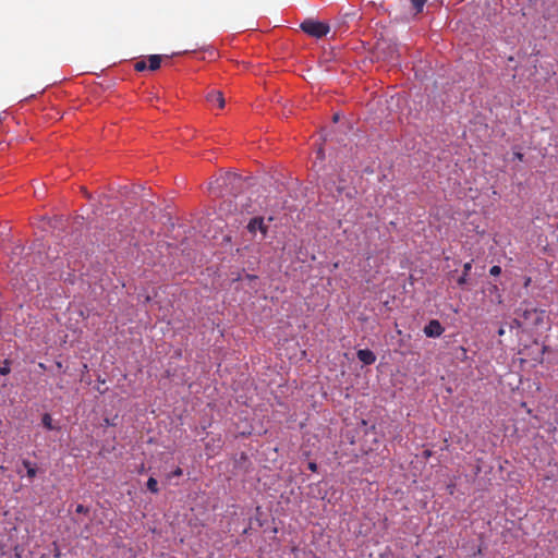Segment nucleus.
<instances>
[{
	"mask_svg": "<svg viewBox=\"0 0 558 558\" xmlns=\"http://www.w3.org/2000/svg\"><path fill=\"white\" fill-rule=\"evenodd\" d=\"M252 178L242 177L241 174L233 172H226L219 175L215 183L219 190L218 195L225 196H238L242 194L252 183Z\"/></svg>",
	"mask_w": 558,
	"mask_h": 558,
	"instance_id": "f257e3e1",
	"label": "nucleus"
},
{
	"mask_svg": "<svg viewBox=\"0 0 558 558\" xmlns=\"http://www.w3.org/2000/svg\"><path fill=\"white\" fill-rule=\"evenodd\" d=\"M515 316L522 318L526 326L541 327L544 324L546 317V311L537 308L530 301H523L519 307L514 310Z\"/></svg>",
	"mask_w": 558,
	"mask_h": 558,
	"instance_id": "f03ea898",
	"label": "nucleus"
},
{
	"mask_svg": "<svg viewBox=\"0 0 558 558\" xmlns=\"http://www.w3.org/2000/svg\"><path fill=\"white\" fill-rule=\"evenodd\" d=\"M301 29L312 37L322 38L329 33L330 27L326 23L307 19L301 23Z\"/></svg>",
	"mask_w": 558,
	"mask_h": 558,
	"instance_id": "7ed1b4c3",
	"label": "nucleus"
},
{
	"mask_svg": "<svg viewBox=\"0 0 558 558\" xmlns=\"http://www.w3.org/2000/svg\"><path fill=\"white\" fill-rule=\"evenodd\" d=\"M246 229L253 235L259 231L263 235V239L267 238L269 225L265 222L264 217L257 216L250 219Z\"/></svg>",
	"mask_w": 558,
	"mask_h": 558,
	"instance_id": "20e7f679",
	"label": "nucleus"
},
{
	"mask_svg": "<svg viewBox=\"0 0 558 558\" xmlns=\"http://www.w3.org/2000/svg\"><path fill=\"white\" fill-rule=\"evenodd\" d=\"M445 331L444 326L438 319H430L423 328L427 338H439Z\"/></svg>",
	"mask_w": 558,
	"mask_h": 558,
	"instance_id": "39448f33",
	"label": "nucleus"
},
{
	"mask_svg": "<svg viewBox=\"0 0 558 558\" xmlns=\"http://www.w3.org/2000/svg\"><path fill=\"white\" fill-rule=\"evenodd\" d=\"M356 356L365 365H372L376 362V355L369 349L357 350Z\"/></svg>",
	"mask_w": 558,
	"mask_h": 558,
	"instance_id": "423d86ee",
	"label": "nucleus"
},
{
	"mask_svg": "<svg viewBox=\"0 0 558 558\" xmlns=\"http://www.w3.org/2000/svg\"><path fill=\"white\" fill-rule=\"evenodd\" d=\"M207 101L211 105H217L219 108L225 107V98L221 92L213 90L207 94Z\"/></svg>",
	"mask_w": 558,
	"mask_h": 558,
	"instance_id": "0eeeda50",
	"label": "nucleus"
},
{
	"mask_svg": "<svg viewBox=\"0 0 558 558\" xmlns=\"http://www.w3.org/2000/svg\"><path fill=\"white\" fill-rule=\"evenodd\" d=\"M472 269V262H468L463 265L462 275L458 278L457 283L459 287L464 288L469 283V274Z\"/></svg>",
	"mask_w": 558,
	"mask_h": 558,
	"instance_id": "6e6552de",
	"label": "nucleus"
},
{
	"mask_svg": "<svg viewBox=\"0 0 558 558\" xmlns=\"http://www.w3.org/2000/svg\"><path fill=\"white\" fill-rule=\"evenodd\" d=\"M22 465L24 466V469L26 470V475L27 477L33 481L36 475H37V466L35 463H33L32 461L27 460V459H23L22 460Z\"/></svg>",
	"mask_w": 558,
	"mask_h": 558,
	"instance_id": "1a4fd4ad",
	"label": "nucleus"
},
{
	"mask_svg": "<svg viewBox=\"0 0 558 558\" xmlns=\"http://www.w3.org/2000/svg\"><path fill=\"white\" fill-rule=\"evenodd\" d=\"M163 56H160V54H150L148 57V69L150 71H156L160 68V64H161V60H162Z\"/></svg>",
	"mask_w": 558,
	"mask_h": 558,
	"instance_id": "9d476101",
	"label": "nucleus"
},
{
	"mask_svg": "<svg viewBox=\"0 0 558 558\" xmlns=\"http://www.w3.org/2000/svg\"><path fill=\"white\" fill-rule=\"evenodd\" d=\"M41 424L43 426L48 430H58L60 429L59 426H56L52 424V417L49 413H45L41 417Z\"/></svg>",
	"mask_w": 558,
	"mask_h": 558,
	"instance_id": "9b49d317",
	"label": "nucleus"
},
{
	"mask_svg": "<svg viewBox=\"0 0 558 558\" xmlns=\"http://www.w3.org/2000/svg\"><path fill=\"white\" fill-rule=\"evenodd\" d=\"M146 487L153 494H157L159 492L158 482H157V480L155 477L150 476L147 480Z\"/></svg>",
	"mask_w": 558,
	"mask_h": 558,
	"instance_id": "f8f14e48",
	"label": "nucleus"
},
{
	"mask_svg": "<svg viewBox=\"0 0 558 558\" xmlns=\"http://www.w3.org/2000/svg\"><path fill=\"white\" fill-rule=\"evenodd\" d=\"M11 372V361L5 359L2 364L0 365V375L7 376Z\"/></svg>",
	"mask_w": 558,
	"mask_h": 558,
	"instance_id": "ddd939ff",
	"label": "nucleus"
},
{
	"mask_svg": "<svg viewBox=\"0 0 558 558\" xmlns=\"http://www.w3.org/2000/svg\"><path fill=\"white\" fill-rule=\"evenodd\" d=\"M427 0H411L416 13H421Z\"/></svg>",
	"mask_w": 558,
	"mask_h": 558,
	"instance_id": "4468645a",
	"label": "nucleus"
},
{
	"mask_svg": "<svg viewBox=\"0 0 558 558\" xmlns=\"http://www.w3.org/2000/svg\"><path fill=\"white\" fill-rule=\"evenodd\" d=\"M356 15L355 12L345 13L339 22V27L345 26L349 19H353Z\"/></svg>",
	"mask_w": 558,
	"mask_h": 558,
	"instance_id": "2eb2a0df",
	"label": "nucleus"
},
{
	"mask_svg": "<svg viewBox=\"0 0 558 558\" xmlns=\"http://www.w3.org/2000/svg\"><path fill=\"white\" fill-rule=\"evenodd\" d=\"M134 69L138 72L145 71L148 69L146 60H140L134 63Z\"/></svg>",
	"mask_w": 558,
	"mask_h": 558,
	"instance_id": "dca6fc26",
	"label": "nucleus"
},
{
	"mask_svg": "<svg viewBox=\"0 0 558 558\" xmlns=\"http://www.w3.org/2000/svg\"><path fill=\"white\" fill-rule=\"evenodd\" d=\"M525 325L524 320L520 317H515L511 323V328H521Z\"/></svg>",
	"mask_w": 558,
	"mask_h": 558,
	"instance_id": "f3484780",
	"label": "nucleus"
},
{
	"mask_svg": "<svg viewBox=\"0 0 558 558\" xmlns=\"http://www.w3.org/2000/svg\"><path fill=\"white\" fill-rule=\"evenodd\" d=\"M75 512L80 513V514H88L89 513V508L80 504V505L76 506Z\"/></svg>",
	"mask_w": 558,
	"mask_h": 558,
	"instance_id": "a211bd4d",
	"label": "nucleus"
},
{
	"mask_svg": "<svg viewBox=\"0 0 558 558\" xmlns=\"http://www.w3.org/2000/svg\"><path fill=\"white\" fill-rule=\"evenodd\" d=\"M489 274L494 277L499 276L501 274V267L498 265H494L493 267H490Z\"/></svg>",
	"mask_w": 558,
	"mask_h": 558,
	"instance_id": "6ab92c4d",
	"label": "nucleus"
},
{
	"mask_svg": "<svg viewBox=\"0 0 558 558\" xmlns=\"http://www.w3.org/2000/svg\"><path fill=\"white\" fill-rule=\"evenodd\" d=\"M183 474V471L181 468H177L174 471H172L170 474H169V477H179Z\"/></svg>",
	"mask_w": 558,
	"mask_h": 558,
	"instance_id": "aec40b11",
	"label": "nucleus"
},
{
	"mask_svg": "<svg viewBox=\"0 0 558 558\" xmlns=\"http://www.w3.org/2000/svg\"><path fill=\"white\" fill-rule=\"evenodd\" d=\"M513 158L519 160V161H523L524 155L522 153H520V151H514L513 153Z\"/></svg>",
	"mask_w": 558,
	"mask_h": 558,
	"instance_id": "412c9836",
	"label": "nucleus"
},
{
	"mask_svg": "<svg viewBox=\"0 0 558 558\" xmlns=\"http://www.w3.org/2000/svg\"><path fill=\"white\" fill-rule=\"evenodd\" d=\"M307 468L308 470H311L312 472H316L318 466H317V463L316 462H308L307 464Z\"/></svg>",
	"mask_w": 558,
	"mask_h": 558,
	"instance_id": "4be33fe9",
	"label": "nucleus"
},
{
	"mask_svg": "<svg viewBox=\"0 0 558 558\" xmlns=\"http://www.w3.org/2000/svg\"><path fill=\"white\" fill-rule=\"evenodd\" d=\"M23 250H24V247H23V246H21V245H16V246L13 248L12 254H13V255H17V254L22 253V252H23Z\"/></svg>",
	"mask_w": 558,
	"mask_h": 558,
	"instance_id": "5701e85b",
	"label": "nucleus"
},
{
	"mask_svg": "<svg viewBox=\"0 0 558 558\" xmlns=\"http://www.w3.org/2000/svg\"><path fill=\"white\" fill-rule=\"evenodd\" d=\"M245 278L248 280V281H255L258 279V277L256 275H251V274H246L245 275Z\"/></svg>",
	"mask_w": 558,
	"mask_h": 558,
	"instance_id": "b1692460",
	"label": "nucleus"
},
{
	"mask_svg": "<svg viewBox=\"0 0 558 558\" xmlns=\"http://www.w3.org/2000/svg\"><path fill=\"white\" fill-rule=\"evenodd\" d=\"M104 422H105V424H106L107 426H114V425H116V423L113 422V420H110V418H108V417H106V418L104 420Z\"/></svg>",
	"mask_w": 558,
	"mask_h": 558,
	"instance_id": "393cba45",
	"label": "nucleus"
},
{
	"mask_svg": "<svg viewBox=\"0 0 558 558\" xmlns=\"http://www.w3.org/2000/svg\"><path fill=\"white\" fill-rule=\"evenodd\" d=\"M317 157H318L319 159H324V158H325V154H324L323 148H319V149L317 150Z\"/></svg>",
	"mask_w": 558,
	"mask_h": 558,
	"instance_id": "a878e982",
	"label": "nucleus"
},
{
	"mask_svg": "<svg viewBox=\"0 0 558 558\" xmlns=\"http://www.w3.org/2000/svg\"><path fill=\"white\" fill-rule=\"evenodd\" d=\"M336 190H337L338 195H341V194H342V192L344 191V186H343V185H338V186L336 187Z\"/></svg>",
	"mask_w": 558,
	"mask_h": 558,
	"instance_id": "bb28decb",
	"label": "nucleus"
},
{
	"mask_svg": "<svg viewBox=\"0 0 558 558\" xmlns=\"http://www.w3.org/2000/svg\"><path fill=\"white\" fill-rule=\"evenodd\" d=\"M553 3H555V0H542V4L543 5H546V4L549 5V4H553Z\"/></svg>",
	"mask_w": 558,
	"mask_h": 558,
	"instance_id": "cd10ccee",
	"label": "nucleus"
},
{
	"mask_svg": "<svg viewBox=\"0 0 558 558\" xmlns=\"http://www.w3.org/2000/svg\"><path fill=\"white\" fill-rule=\"evenodd\" d=\"M506 332L505 328L500 327L497 331L498 336H504Z\"/></svg>",
	"mask_w": 558,
	"mask_h": 558,
	"instance_id": "c85d7f7f",
	"label": "nucleus"
},
{
	"mask_svg": "<svg viewBox=\"0 0 558 558\" xmlns=\"http://www.w3.org/2000/svg\"><path fill=\"white\" fill-rule=\"evenodd\" d=\"M56 558H60L61 557V553L58 548H56L54 550V555H53Z\"/></svg>",
	"mask_w": 558,
	"mask_h": 558,
	"instance_id": "c756f323",
	"label": "nucleus"
},
{
	"mask_svg": "<svg viewBox=\"0 0 558 558\" xmlns=\"http://www.w3.org/2000/svg\"><path fill=\"white\" fill-rule=\"evenodd\" d=\"M83 192H84V195H85L87 198H90V197H92V196H90V194H89L86 190H83Z\"/></svg>",
	"mask_w": 558,
	"mask_h": 558,
	"instance_id": "7c9ffc66",
	"label": "nucleus"
},
{
	"mask_svg": "<svg viewBox=\"0 0 558 558\" xmlns=\"http://www.w3.org/2000/svg\"><path fill=\"white\" fill-rule=\"evenodd\" d=\"M241 280V274H238V276L235 278H233V281H239Z\"/></svg>",
	"mask_w": 558,
	"mask_h": 558,
	"instance_id": "2f4dec72",
	"label": "nucleus"
},
{
	"mask_svg": "<svg viewBox=\"0 0 558 558\" xmlns=\"http://www.w3.org/2000/svg\"><path fill=\"white\" fill-rule=\"evenodd\" d=\"M250 527L244 529L243 534H248Z\"/></svg>",
	"mask_w": 558,
	"mask_h": 558,
	"instance_id": "473e14b6",
	"label": "nucleus"
},
{
	"mask_svg": "<svg viewBox=\"0 0 558 558\" xmlns=\"http://www.w3.org/2000/svg\"><path fill=\"white\" fill-rule=\"evenodd\" d=\"M460 350H461L464 354L466 353V350H465L463 347H461V348H460Z\"/></svg>",
	"mask_w": 558,
	"mask_h": 558,
	"instance_id": "72a5a7b5",
	"label": "nucleus"
},
{
	"mask_svg": "<svg viewBox=\"0 0 558 558\" xmlns=\"http://www.w3.org/2000/svg\"><path fill=\"white\" fill-rule=\"evenodd\" d=\"M267 220H268V222H271L274 220V218L270 216V217H268Z\"/></svg>",
	"mask_w": 558,
	"mask_h": 558,
	"instance_id": "f704fd0d",
	"label": "nucleus"
},
{
	"mask_svg": "<svg viewBox=\"0 0 558 558\" xmlns=\"http://www.w3.org/2000/svg\"><path fill=\"white\" fill-rule=\"evenodd\" d=\"M40 558H48L46 555H41Z\"/></svg>",
	"mask_w": 558,
	"mask_h": 558,
	"instance_id": "c9c22d12",
	"label": "nucleus"
}]
</instances>
